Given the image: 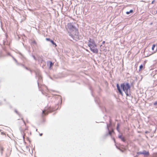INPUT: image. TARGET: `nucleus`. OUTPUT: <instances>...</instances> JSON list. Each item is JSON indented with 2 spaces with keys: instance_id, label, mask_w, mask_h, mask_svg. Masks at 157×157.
Masks as SVG:
<instances>
[{
  "instance_id": "nucleus-30",
  "label": "nucleus",
  "mask_w": 157,
  "mask_h": 157,
  "mask_svg": "<svg viewBox=\"0 0 157 157\" xmlns=\"http://www.w3.org/2000/svg\"><path fill=\"white\" fill-rule=\"evenodd\" d=\"M113 140L114 143H116V141H115V139L114 138H113Z\"/></svg>"
},
{
  "instance_id": "nucleus-11",
  "label": "nucleus",
  "mask_w": 157,
  "mask_h": 157,
  "mask_svg": "<svg viewBox=\"0 0 157 157\" xmlns=\"http://www.w3.org/2000/svg\"><path fill=\"white\" fill-rule=\"evenodd\" d=\"M18 53L20 55V58L22 59H26V58L22 54H21V52H18Z\"/></svg>"
},
{
  "instance_id": "nucleus-8",
  "label": "nucleus",
  "mask_w": 157,
  "mask_h": 157,
  "mask_svg": "<svg viewBox=\"0 0 157 157\" xmlns=\"http://www.w3.org/2000/svg\"><path fill=\"white\" fill-rule=\"evenodd\" d=\"M116 86L119 93L121 94L122 95H123V93L121 89V87L118 83L117 84Z\"/></svg>"
},
{
  "instance_id": "nucleus-42",
  "label": "nucleus",
  "mask_w": 157,
  "mask_h": 157,
  "mask_svg": "<svg viewBox=\"0 0 157 157\" xmlns=\"http://www.w3.org/2000/svg\"><path fill=\"white\" fill-rule=\"evenodd\" d=\"M155 14H157V10L156 11Z\"/></svg>"
},
{
  "instance_id": "nucleus-47",
  "label": "nucleus",
  "mask_w": 157,
  "mask_h": 157,
  "mask_svg": "<svg viewBox=\"0 0 157 157\" xmlns=\"http://www.w3.org/2000/svg\"><path fill=\"white\" fill-rule=\"evenodd\" d=\"M59 99H61L60 97V98H59Z\"/></svg>"
},
{
  "instance_id": "nucleus-23",
  "label": "nucleus",
  "mask_w": 157,
  "mask_h": 157,
  "mask_svg": "<svg viewBox=\"0 0 157 157\" xmlns=\"http://www.w3.org/2000/svg\"><path fill=\"white\" fill-rule=\"evenodd\" d=\"M18 65H20L22 67H25V66L24 64H20V63H18Z\"/></svg>"
},
{
  "instance_id": "nucleus-9",
  "label": "nucleus",
  "mask_w": 157,
  "mask_h": 157,
  "mask_svg": "<svg viewBox=\"0 0 157 157\" xmlns=\"http://www.w3.org/2000/svg\"><path fill=\"white\" fill-rule=\"evenodd\" d=\"M118 138L124 142H125L126 141L124 137H123L121 135H119L118 136Z\"/></svg>"
},
{
  "instance_id": "nucleus-36",
  "label": "nucleus",
  "mask_w": 157,
  "mask_h": 157,
  "mask_svg": "<svg viewBox=\"0 0 157 157\" xmlns=\"http://www.w3.org/2000/svg\"><path fill=\"white\" fill-rule=\"evenodd\" d=\"M116 147H117V148L118 149H120V148L117 146L116 145Z\"/></svg>"
},
{
  "instance_id": "nucleus-27",
  "label": "nucleus",
  "mask_w": 157,
  "mask_h": 157,
  "mask_svg": "<svg viewBox=\"0 0 157 157\" xmlns=\"http://www.w3.org/2000/svg\"><path fill=\"white\" fill-rule=\"evenodd\" d=\"M7 54L8 56H11V55L10 54V53L9 52H7Z\"/></svg>"
},
{
  "instance_id": "nucleus-40",
  "label": "nucleus",
  "mask_w": 157,
  "mask_h": 157,
  "mask_svg": "<svg viewBox=\"0 0 157 157\" xmlns=\"http://www.w3.org/2000/svg\"><path fill=\"white\" fill-rule=\"evenodd\" d=\"M11 56L12 57L13 59H14V58H15L13 56Z\"/></svg>"
},
{
  "instance_id": "nucleus-4",
  "label": "nucleus",
  "mask_w": 157,
  "mask_h": 157,
  "mask_svg": "<svg viewBox=\"0 0 157 157\" xmlns=\"http://www.w3.org/2000/svg\"><path fill=\"white\" fill-rule=\"evenodd\" d=\"M111 123H110L109 124H108L107 123V127L108 131V132L107 133H106L105 135V137H107L108 135H110V136H111L112 134L114 132V130L113 129H112L111 130H109V127L111 126Z\"/></svg>"
},
{
  "instance_id": "nucleus-26",
  "label": "nucleus",
  "mask_w": 157,
  "mask_h": 157,
  "mask_svg": "<svg viewBox=\"0 0 157 157\" xmlns=\"http://www.w3.org/2000/svg\"><path fill=\"white\" fill-rule=\"evenodd\" d=\"M21 120H22V121H23V122H24V124L25 125V124H26L25 123V121H24L23 120V118H21Z\"/></svg>"
},
{
  "instance_id": "nucleus-45",
  "label": "nucleus",
  "mask_w": 157,
  "mask_h": 157,
  "mask_svg": "<svg viewBox=\"0 0 157 157\" xmlns=\"http://www.w3.org/2000/svg\"><path fill=\"white\" fill-rule=\"evenodd\" d=\"M37 129H36V131H37Z\"/></svg>"
},
{
  "instance_id": "nucleus-21",
  "label": "nucleus",
  "mask_w": 157,
  "mask_h": 157,
  "mask_svg": "<svg viewBox=\"0 0 157 157\" xmlns=\"http://www.w3.org/2000/svg\"><path fill=\"white\" fill-rule=\"evenodd\" d=\"M31 56L33 58L34 60H37L36 58L35 57V56L34 55L32 54Z\"/></svg>"
},
{
  "instance_id": "nucleus-44",
  "label": "nucleus",
  "mask_w": 157,
  "mask_h": 157,
  "mask_svg": "<svg viewBox=\"0 0 157 157\" xmlns=\"http://www.w3.org/2000/svg\"><path fill=\"white\" fill-rule=\"evenodd\" d=\"M92 95L93 96V95L92 93Z\"/></svg>"
},
{
  "instance_id": "nucleus-13",
  "label": "nucleus",
  "mask_w": 157,
  "mask_h": 157,
  "mask_svg": "<svg viewBox=\"0 0 157 157\" xmlns=\"http://www.w3.org/2000/svg\"><path fill=\"white\" fill-rule=\"evenodd\" d=\"M20 129L21 132V133L23 138L24 139H25V136H24V132H23L22 130L21 129V128H20Z\"/></svg>"
},
{
  "instance_id": "nucleus-19",
  "label": "nucleus",
  "mask_w": 157,
  "mask_h": 157,
  "mask_svg": "<svg viewBox=\"0 0 157 157\" xmlns=\"http://www.w3.org/2000/svg\"><path fill=\"white\" fill-rule=\"evenodd\" d=\"M153 105L156 106V108H157V101H155L153 103Z\"/></svg>"
},
{
  "instance_id": "nucleus-12",
  "label": "nucleus",
  "mask_w": 157,
  "mask_h": 157,
  "mask_svg": "<svg viewBox=\"0 0 157 157\" xmlns=\"http://www.w3.org/2000/svg\"><path fill=\"white\" fill-rule=\"evenodd\" d=\"M3 147L0 145V151H1V155H2L3 154Z\"/></svg>"
},
{
  "instance_id": "nucleus-24",
  "label": "nucleus",
  "mask_w": 157,
  "mask_h": 157,
  "mask_svg": "<svg viewBox=\"0 0 157 157\" xmlns=\"http://www.w3.org/2000/svg\"><path fill=\"white\" fill-rule=\"evenodd\" d=\"M15 112L17 113L18 115H19V116H20V114L19 113L17 112V111L16 110H15Z\"/></svg>"
},
{
  "instance_id": "nucleus-5",
  "label": "nucleus",
  "mask_w": 157,
  "mask_h": 157,
  "mask_svg": "<svg viewBox=\"0 0 157 157\" xmlns=\"http://www.w3.org/2000/svg\"><path fill=\"white\" fill-rule=\"evenodd\" d=\"M36 78L38 79L37 80V83L39 88H40L39 83L42 81V77L39 73H36Z\"/></svg>"
},
{
  "instance_id": "nucleus-14",
  "label": "nucleus",
  "mask_w": 157,
  "mask_h": 157,
  "mask_svg": "<svg viewBox=\"0 0 157 157\" xmlns=\"http://www.w3.org/2000/svg\"><path fill=\"white\" fill-rule=\"evenodd\" d=\"M133 11L132 10H130L129 11H127L126 13L127 14H129L130 13H132Z\"/></svg>"
},
{
  "instance_id": "nucleus-28",
  "label": "nucleus",
  "mask_w": 157,
  "mask_h": 157,
  "mask_svg": "<svg viewBox=\"0 0 157 157\" xmlns=\"http://www.w3.org/2000/svg\"><path fill=\"white\" fill-rule=\"evenodd\" d=\"M145 133H149V132L147 131H145Z\"/></svg>"
},
{
  "instance_id": "nucleus-34",
  "label": "nucleus",
  "mask_w": 157,
  "mask_h": 157,
  "mask_svg": "<svg viewBox=\"0 0 157 157\" xmlns=\"http://www.w3.org/2000/svg\"><path fill=\"white\" fill-rule=\"evenodd\" d=\"M2 56V54L1 52H0V58Z\"/></svg>"
},
{
  "instance_id": "nucleus-2",
  "label": "nucleus",
  "mask_w": 157,
  "mask_h": 157,
  "mask_svg": "<svg viewBox=\"0 0 157 157\" xmlns=\"http://www.w3.org/2000/svg\"><path fill=\"white\" fill-rule=\"evenodd\" d=\"M88 46L90 47V51L93 53H98V51L97 48V44L93 39L89 38L88 41Z\"/></svg>"
},
{
  "instance_id": "nucleus-43",
  "label": "nucleus",
  "mask_w": 157,
  "mask_h": 157,
  "mask_svg": "<svg viewBox=\"0 0 157 157\" xmlns=\"http://www.w3.org/2000/svg\"><path fill=\"white\" fill-rule=\"evenodd\" d=\"M152 23H150V25H152Z\"/></svg>"
},
{
  "instance_id": "nucleus-37",
  "label": "nucleus",
  "mask_w": 157,
  "mask_h": 157,
  "mask_svg": "<svg viewBox=\"0 0 157 157\" xmlns=\"http://www.w3.org/2000/svg\"><path fill=\"white\" fill-rule=\"evenodd\" d=\"M119 150L120 151H121L122 152H123V151L122 150H121L120 148V149H119Z\"/></svg>"
},
{
  "instance_id": "nucleus-20",
  "label": "nucleus",
  "mask_w": 157,
  "mask_h": 157,
  "mask_svg": "<svg viewBox=\"0 0 157 157\" xmlns=\"http://www.w3.org/2000/svg\"><path fill=\"white\" fill-rule=\"evenodd\" d=\"M155 47V44H154L152 45L151 49L152 50H154V48Z\"/></svg>"
},
{
  "instance_id": "nucleus-15",
  "label": "nucleus",
  "mask_w": 157,
  "mask_h": 157,
  "mask_svg": "<svg viewBox=\"0 0 157 157\" xmlns=\"http://www.w3.org/2000/svg\"><path fill=\"white\" fill-rule=\"evenodd\" d=\"M50 42L52 44V45H55V47H56L57 46L56 44L54 42L53 40H52Z\"/></svg>"
},
{
  "instance_id": "nucleus-32",
  "label": "nucleus",
  "mask_w": 157,
  "mask_h": 157,
  "mask_svg": "<svg viewBox=\"0 0 157 157\" xmlns=\"http://www.w3.org/2000/svg\"><path fill=\"white\" fill-rule=\"evenodd\" d=\"M155 1V0H153L152 1V2H151V4H153L154 3V2Z\"/></svg>"
},
{
  "instance_id": "nucleus-33",
  "label": "nucleus",
  "mask_w": 157,
  "mask_h": 157,
  "mask_svg": "<svg viewBox=\"0 0 157 157\" xmlns=\"http://www.w3.org/2000/svg\"><path fill=\"white\" fill-rule=\"evenodd\" d=\"M24 67L25 69H26V70H28V68L27 67H26L25 66V67Z\"/></svg>"
},
{
  "instance_id": "nucleus-35",
  "label": "nucleus",
  "mask_w": 157,
  "mask_h": 157,
  "mask_svg": "<svg viewBox=\"0 0 157 157\" xmlns=\"http://www.w3.org/2000/svg\"><path fill=\"white\" fill-rule=\"evenodd\" d=\"M105 43V41H103L102 42V44H104Z\"/></svg>"
},
{
  "instance_id": "nucleus-6",
  "label": "nucleus",
  "mask_w": 157,
  "mask_h": 157,
  "mask_svg": "<svg viewBox=\"0 0 157 157\" xmlns=\"http://www.w3.org/2000/svg\"><path fill=\"white\" fill-rule=\"evenodd\" d=\"M54 110V109H52L51 108L49 107L47 109H45L43 110H42V114L43 115H47L48 113H50Z\"/></svg>"
},
{
  "instance_id": "nucleus-7",
  "label": "nucleus",
  "mask_w": 157,
  "mask_h": 157,
  "mask_svg": "<svg viewBox=\"0 0 157 157\" xmlns=\"http://www.w3.org/2000/svg\"><path fill=\"white\" fill-rule=\"evenodd\" d=\"M137 155H139L140 154H143L145 156H148L149 155V153L148 151H147L145 150H144L142 152L140 151L137 153Z\"/></svg>"
},
{
  "instance_id": "nucleus-39",
  "label": "nucleus",
  "mask_w": 157,
  "mask_h": 157,
  "mask_svg": "<svg viewBox=\"0 0 157 157\" xmlns=\"http://www.w3.org/2000/svg\"><path fill=\"white\" fill-rule=\"evenodd\" d=\"M3 49L5 51H6V49L5 48H3Z\"/></svg>"
},
{
  "instance_id": "nucleus-46",
  "label": "nucleus",
  "mask_w": 157,
  "mask_h": 157,
  "mask_svg": "<svg viewBox=\"0 0 157 157\" xmlns=\"http://www.w3.org/2000/svg\"><path fill=\"white\" fill-rule=\"evenodd\" d=\"M1 130L0 129V132L1 131Z\"/></svg>"
},
{
  "instance_id": "nucleus-1",
  "label": "nucleus",
  "mask_w": 157,
  "mask_h": 157,
  "mask_svg": "<svg viewBox=\"0 0 157 157\" xmlns=\"http://www.w3.org/2000/svg\"><path fill=\"white\" fill-rule=\"evenodd\" d=\"M67 29L69 36H71L73 40L77 41L79 39L78 29L75 27L72 23H70L67 24Z\"/></svg>"
},
{
  "instance_id": "nucleus-29",
  "label": "nucleus",
  "mask_w": 157,
  "mask_h": 157,
  "mask_svg": "<svg viewBox=\"0 0 157 157\" xmlns=\"http://www.w3.org/2000/svg\"><path fill=\"white\" fill-rule=\"evenodd\" d=\"M1 134L2 135H5V134L3 132H1Z\"/></svg>"
},
{
  "instance_id": "nucleus-16",
  "label": "nucleus",
  "mask_w": 157,
  "mask_h": 157,
  "mask_svg": "<svg viewBox=\"0 0 157 157\" xmlns=\"http://www.w3.org/2000/svg\"><path fill=\"white\" fill-rule=\"evenodd\" d=\"M119 126H120V124L119 123H118L117 124V130L118 132H119Z\"/></svg>"
},
{
  "instance_id": "nucleus-41",
  "label": "nucleus",
  "mask_w": 157,
  "mask_h": 157,
  "mask_svg": "<svg viewBox=\"0 0 157 157\" xmlns=\"http://www.w3.org/2000/svg\"><path fill=\"white\" fill-rule=\"evenodd\" d=\"M5 157H8L7 154H6V156Z\"/></svg>"
},
{
  "instance_id": "nucleus-18",
  "label": "nucleus",
  "mask_w": 157,
  "mask_h": 157,
  "mask_svg": "<svg viewBox=\"0 0 157 157\" xmlns=\"http://www.w3.org/2000/svg\"><path fill=\"white\" fill-rule=\"evenodd\" d=\"M31 43L32 44H34L35 45L37 44V43L35 40H34L33 41H32L31 42Z\"/></svg>"
},
{
  "instance_id": "nucleus-17",
  "label": "nucleus",
  "mask_w": 157,
  "mask_h": 157,
  "mask_svg": "<svg viewBox=\"0 0 157 157\" xmlns=\"http://www.w3.org/2000/svg\"><path fill=\"white\" fill-rule=\"evenodd\" d=\"M143 67V66L142 64H141L139 67V71H140Z\"/></svg>"
},
{
  "instance_id": "nucleus-22",
  "label": "nucleus",
  "mask_w": 157,
  "mask_h": 157,
  "mask_svg": "<svg viewBox=\"0 0 157 157\" xmlns=\"http://www.w3.org/2000/svg\"><path fill=\"white\" fill-rule=\"evenodd\" d=\"M46 40H47V41H50L51 40H52L50 38H46Z\"/></svg>"
},
{
  "instance_id": "nucleus-10",
  "label": "nucleus",
  "mask_w": 157,
  "mask_h": 157,
  "mask_svg": "<svg viewBox=\"0 0 157 157\" xmlns=\"http://www.w3.org/2000/svg\"><path fill=\"white\" fill-rule=\"evenodd\" d=\"M47 63L48 64H49L50 68L51 67H52L54 65V63L51 61H48Z\"/></svg>"
},
{
  "instance_id": "nucleus-25",
  "label": "nucleus",
  "mask_w": 157,
  "mask_h": 157,
  "mask_svg": "<svg viewBox=\"0 0 157 157\" xmlns=\"http://www.w3.org/2000/svg\"><path fill=\"white\" fill-rule=\"evenodd\" d=\"M13 60L15 61V62L17 63V64H18V63L17 62V61L15 58H14Z\"/></svg>"
},
{
  "instance_id": "nucleus-3",
  "label": "nucleus",
  "mask_w": 157,
  "mask_h": 157,
  "mask_svg": "<svg viewBox=\"0 0 157 157\" xmlns=\"http://www.w3.org/2000/svg\"><path fill=\"white\" fill-rule=\"evenodd\" d=\"M121 87L123 90L124 92L127 96H130L131 95L130 88L131 86L128 82L124 83L121 84Z\"/></svg>"
},
{
  "instance_id": "nucleus-31",
  "label": "nucleus",
  "mask_w": 157,
  "mask_h": 157,
  "mask_svg": "<svg viewBox=\"0 0 157 157\" xmlns=\"http://www.w3.org/2000/svg\"><path fill=\"white\" fill-rule=\"evenodd\" d=\"M113 140L114 143H116V141H115V139L114 138H113Z\"/></svg>"
},
{
  "instance_id": "nucleus-38",
  "label": "nucleus",
  "mask_w": 157,
  "mask_h": 157,
  "mask_svg": "<svg viewBox=\"0 0 157 157\" xmlns=\"http://www.w3.org/2000/svg\"><path fill=\"white\" fill-rule=\"evenodd\" d=\"M42 134H43L42 133H41L40 134V136H42Z\"/></svg>"
}]
</instances>
